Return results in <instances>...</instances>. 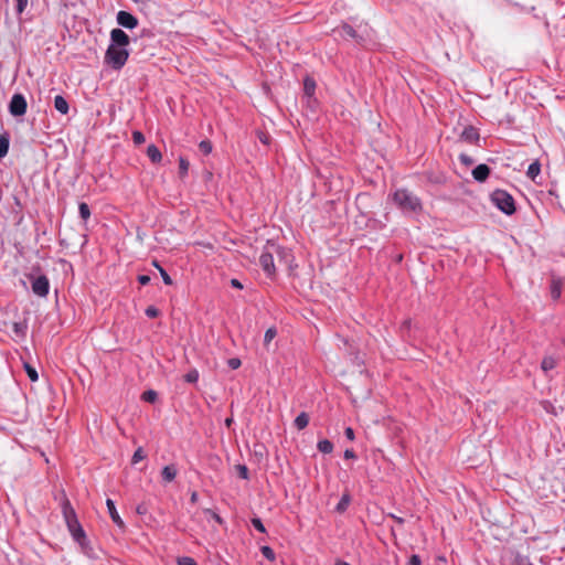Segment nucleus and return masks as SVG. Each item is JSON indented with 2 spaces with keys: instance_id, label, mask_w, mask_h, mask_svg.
<instances>
[{
  "instance_id": "obj_1",
  "label": "nucleus",
  "mask_w": 565,
  "mask_h": 565,
  "mask_svg": "<svg viewBox=\"0 0 565 565\" xmlns=\"http://www.w3.org/2000/svg\"><path fill=\"white\" fill-rule=\"evenodd\" d=\"M393 201L396 206L406 215L422 212L420 199L406 189H398L393 193Z\"/></svg>"
},
{
  "instance_id": "obj_2",
  "label": "nucleus",
  "mask_w": 565,
  "mask_h": 565,
  "mask_svg": "<svg viewBox=\"0 0 565 565\" xmlns=\"http://www.w3.org/2000/svg\"><path fill=\"white\" fill-rule=\"evenodd\" d=\"M129 57V51L127 47L116 46L109 44L105 53V63L113 70H121Z\"/></svg>"
},
{
  "instance_id": "obj_3",
  "label": "nucleus",
  "mask_w": 565,
  "mask_h": 565,
  "mask_svg": "<svg viewBox=\"0 0 565 565\" xmlns=\"http://www.w3.org/2000/svg\"><path fill=\"white\" fill-rule=\"evenodd\" d=\"M490 201L501 212L512 215L515 212V202L513 196L505 190L497 189L490 194Z\"/></svg>"
},
{
  "instance_id": "obj_4",
  "label": "nucleus",
  "mask_w": 565,
  "mask_h": 565,
  "mask_svg": "<svg viewBox=\"0 0 565 565\" xmlns=\"http://www.w3.org/2000/svg\"><path fill=\"white\" fill-rule=\"evenodd\" d=\"M274 253L281 254L282 248L276 244H270L265 247L259 256V265L268 277H273L276 273Z\"/></svg>"
},
{
  "instance_id": "obj_5",
  "label": "nucleus",
  "mask_w": 565,
  "mask_h": 565,
  "mask_svg": "<svg viewBox=\"0 0 565 565\" xmlns=\"http://www.w3.org/2000/svg\"><path fill=\"white\" fill-rule=\"evenodd\" d=\"M62 511H63V516H64V520H65V523H66V526H67V530L70 533L76 532L77 529L82 527V525L77 519V515L68 500H66L63 503Z\"/></svg>"
},
{
  "instance_id": "obj_6",
  "label": "nucleus",
  "mask_w": 565,
  "mask_h": 565,
  "mask_svg": "<svg viewBox=\"0 0 565 565\" xmlns=\"http://www.w3.org/2000/svg\"><path fill=\"white\" fill-rule=\"evenodd\" d=\"M8 109H9V113L14 117H20V116L25 115L26 109H28V103H26L25 97L20 93L13 94V96L11 97V100L9 103Z\"/></svg>"
},
{
  "instance_id": "obj_7",
  "label": "nucleus",
  "mask_w": 565,
  "mask_h": 565,
  "mask_svg": "<svg viewBox=\"0 0 565 565\" xmlns=\"http://www.w3.org/2000/svg\"><path fill=\"white\" fill-rule=\"evenodd\" d=\"M71 535L73 540L79 545L83 554H85L89 558L96 557L83 526L81 529H77L76 532L71 533Z\"/></svg>"
},
{
  "instance_id": "obj_8",
  "label": "nucleus",
  "mask_w": 565,
  "mask_h": 565,
  "mask_svg": "<svg viewBox=\"0 0 565 565\" xmlns=\"http://www.w3.org/2000/svg\"><path fill=\"white\" fill-rule=\"evenodd\" d=\"M29 279L32 282V291L34 295L39 297H46L49 295L50 281L45 275H40L38 277L29 275Z\"/></svg>"
},
{
  "instance_id": "obj_9",
  "label": "nucleus",
  "mask_w": 565,
  "mask_h": 565,
  "mask_svg": "<svg viewBox=\"0 0 565 565\" xmlns=\"http://www.w3.org/2000/svg\"><path fill=\"white\" fill-rule=\"evenodd\" d=\"M333 34L341 39H352L358 43L362 42L364 39L362 35L358 34V32L348 23L342 24L339 28L333 29Z\"/></svg>"
},
{
  "instance_id": "obj_10",
  "label": "nucleus",
  "mask_w": 565,
  "mask_h": 565,
  "mask_svg": "<svg viewBox=\"0 0 565 565\" xmlns=\"http://www.w3.org/2000/svg\"><path fill=\"white\" fill-rule=\"evenodd\" d=\"M116 21L120 26L129 30L137 28L139 23L134 14L124 10L117 12Z\"/></svg>"
},
{
  "instance_id": "obj_11",
  "label": "nucleus",
  "mask_w": 565,
  "mask_h": 565,
  "mask_svg": "<svg viewBox=\"0 0 565 565\" xmlns=\"http://www.w3.org/2000/svg\"><path fill=\"white\" fill-rule=\"evenodd\" d=\"M129 43H130V39L124 30L116 28L110 31V43L109 44L127 47L129 45Z\"/></svg>"
},
{
  "instance_id": "obj_12",
  "label": "nucleus",
  "mask_w": 565,
  "mask_h": 565,
  "mask_svg": "<svg viewBox=\"0 0 565 565\" xmlns=\"http://www.w3.org/2000/svg\"><path fill=\"white\" fill-rule=\"evenodd\" d=\"M460 139L467 143L477 145L480 139L479 130L473 126H467L463 128Z\"/></svg>"
},
{
  "instance_id": "obj_13",
  "label": "nucleus",
  "mask_w": 565,
  "mask_h": 565,
  "mask_svg": "<svg viewBox=\"0 0 565 565\" xmlns=\"http://www.w3.org/2000/svg\"><path fill=\"white\" fill-rule=\"evenodd\" d=\"M490 172H491L490 168L487 164L481 163V164H478L472 170V177L478 182H484L489 178Z\"/></svg>"
},
{
  "instance_id": "obj_14",
  "label": "nucleus",
  "mask_w": 565,
  "mask_h": 565,
  "mask_svg": "<svg viewBox=\"0 0 565 565\" xmlns=\"http://www.w3.org/2000/svg\"><path fill=\"white\" fill-rule=\"evenodd\" d=\"M106 505H107V510H108V513H109V516H110L111 521L116 525H118L119 527H122L124 526V521L120 518L119 513L117 512V509L115 507V502L111 499H107L106 500Z\"/></svg>"
},
{
  "instance_id": "obj_15",
  "label": "nucleus",
  "mask_w": 565,
  "mask_h": 565,
  "mask_svg": "<svg viewBox=\"0 0 565 565\" xmlns=\"http://www.w3.org/2000/svg\"><path fill=\"white\" fill-rule=\"evenodd\" d=\"M316 81L310 77V76H307L305 79H303V94L305 96L308 98V100L310 102L311 99H315V92H316Z\"/></svg>"
},
{
  "instance_id": "obj_16",
  "label": "nucleus",
  "mask_w": 565,
  "mask_h": 565,
  "mask_svg": "<svg viewBox=\"0 0 565 565\" xmlns=\"http://www.w3.org/2000/svg\"><path fill=\"white\" fill-rule=\"evenodd\" d=\"M178 469L174 465L164 466L161 470V477L164 482H171L175 479Z\"/></svg>"
},
{
  "instance_id": "obj_17",
  "label": "nucleus",
  "mask_w": 565,
  "mask_h": 565,
  "mask_svg": "<svg viewBox=\"0 0 565 565\" xmlns=\"http://www.w3.org/2000/svg\"><path fill=\"white\" fill-rule=\"evenodd\" d=\"M54 107L57 111H60L63 115H66L70 109L67 100L62 95H57L54 97Z\"/></svg>"
},
{
  "instance_id": "obj_18",
  "label": "nucleus",
  "mask_w": 565,
  "mask_h": 565,
  "mask_svg": "<svg viewBox=\"0 0 565 565\" xmlns=\"http://www.w3.org/2000/svg\"><path fill=\"white\" fill-rule=\"evenodd\" d=\"M147 156L153 163H159L162 160V154L156 145H149L147 147Z\"/></svg>"
},
{
  "instance_id": "obj_19",
  "label": "nucleus",
  "mask_w": 565,
  "mask_h": 565,
  "mask_svg": "<svg viewBox=\"0 0 565 565\" xmlns=\"http://www.w3.org/2000/svg\"><path fill=\"white\" fill-rule=\"evenodd\" d=\"M309 424V416L307 413L305 412H301L296 418H295V422H294V425L295 427L298 429V430H302L305 429Z\"/></svg>"
},
{
  "instance_id": "obj_20",
  "label": "nucleus",
  "mask_w": 565,
  "mask_h": 565,
  "mask_svg": "<svg viewBox=\"0 0 565 565\" xmlns=\"http://www.w3.org/2000/svg\"><path fill=\"white\" fill-rule=\"evenodd\" d=\"M557 364V361L554 356H545L543 360H542V363H541V369L544 373H547L550 371H552Z\"/></svg>"
},
{
  "instance_id": "obj_21",
  "label": "nucleus",
  "mask_w": 565,
  "mask_h": 565,
  "mask_svg": "<svg viewBox=\"0 0 565 565\" xmlns=\"http://www.w3.org/2000/svg\"><path fill=\"white\" fill-rule=\"evenodd\" d=\"M541 172V164L537 160H535L534 162H532L529 168H527V171H526V175L527 178H530L531 180H535V178L540 174Z\"/></svg>"
},
{
  "instance_id": "obj_22",
  "label": "nucleus",
  "mask_w": 565,
  "mask_h": 565,
  "mask_svg": "<svg viewBox=\"0 0 565 565\" xmlns=\"http://www.w3.org/2000/svg\"><path fill=\"white\" fill-rule=\"evenodd\" d=\"M562 292V281L561 279H553L551 284V295L553 299H558Z\"/></svg>"
},
{
  "instance_id": "obj_23",
  "label": "nucleus",
  "mask_w": 565,
  "mask_h": 565,
  "mask_svg": "<svg viewBox=\"0 0 565 565\" xmlns=\"http://www.w3.org/2000/svg\"><path fill=\"white\" fill-rule=\"evenodd\" d=\"M10 146V140L8 135H0V158H3L8 154Z\"/></svg>"
},
{
  "instance_id": "obj_24",
  "label": "nucleus",
  "mask_w": 565,
  "mask_h": 565,
  "mask_svg": "<svg viewBox=\"0 0 565 565\" xmlns=\"http://www.w3.org/2000/svg\"><path fill=\"white\" fill-rule=\"evenodd\" d=\"M317 448L322 454H330L333 450V444L328 439L319 440Z\"/></svg>"
},
{
  "instance_id": "obj_25",
  "label": "nucleus",
  "mask_w": 565,
  "mask_h": 565,
  "mask_svg": "<svg viewBox=\"0 0 565 565\" xmlns=\"http://www.w3.org/2000/svg\"><path fill=\"white\" fill-rule=\"evenodd\" d=\"M26 330H28V324L25 322L18 321V322H13V324H12V331L18 337H24L26 334Z\"/></svg>"
},
{
  "instance_id": "obj_26",
  "label": "nucleus",
  "mask_w": 565,
  "mask_h": 565,
  "mask_svg": "<svg viewBox=\"0 0 565 565\" xmlns=\"http://www.w3.org/2000/svg\"><path fill=\"white\" fill-rule=\"evenodd\" d=\"M189 167H190L189 161L185 158L180 157L179 158V174L181 178H184L188 174Z\"/></svg>"
},
{
  "instance_id": "obj_27",
  "label": "nucleus",
  "mask_w": 565,
  "mask_h": 565,
  "mask_svg": "<svg viewBox=\"0 0 565 565\" xmlns=\"http://www.w3.org/2000/svg\"><path fill=\"white\" fill-rule=\"evenodd\" d=\"M277 335L276 328H268L264 334V345L268 348L269 343L274 340V338Z\"/></svg>"
},
{
  "instance_id": "obj_28",
  "label": "nucleus",
  "mask_w": 565,
  "mask_h": 565,
  "mask_svg": "<svg viewBox=\"0 0 565 565\" xmlns=\"http://www.w3.org/2000/svg\"><path fill=\"white\" fill-rule=\"evenodd\" d=\"M78 213L84 221H87L90 216L89 206L85 202L79 203Z\"/></svg>"
},
{
  "instance_id": "obj_29",
  "label": "nucleus",
  "mask_w": 565,
  "mask_h": 565,
  "mask_svg": "<svg viewBox=\"0 0 565 565\" xmlns=\"http://www.w3.org/2000/svg\"><path fill=\"white\" fill-rule=\"evenodd\" d=\"M199 149L204 156H207L212 152V143L209 140H202L199 143Z\"/></svg>"
},
{
  "instance_id": "obj_30",
  "label": "nucleus",
  "mask_w": 565,
  "mask_h": 565,
  "mask_svg": "<svg viewBox=\"0 0 565 565\" xmlns=\"http://www.w3.org/2000/svg\"><path fill=\"white\" fill-rule=\"evenodd\" d=\"M146 458V454L141 447L137 448L132 455L131 462L138 463L139 461L143 460Z\"/></svg>"
},
{
  "instance_id": "obj_31",
  "label": "nucleus",
  "mask_w": 565,
  "mask_h": 565,
  "mask_svg": "<svg viewBox=\"0 0 565 565\" xmlns=\"http://www.w3.org/2000/svg\"><path fill=\"white\" fill-rule=\"evenodd\" d=\"M349 503H350V497L347 494L342 495L339 503L337 504V511H339V512L345 511Z\"/></svg>"
},
{
  "instance_id": "obj_32",
  "label": "nucleus",
  "mask_w": 565,
  "mask_h": 565,
  "mask_svg": "<svg viewBox=\"0 0 565 565\" xmlns=\"http://www.w3.org/2000/svg\"><path fill=\"white\" fill-rule=\"evenodd\" d=\"M184 380L185 382L188 383H196L199 381V372L194 369V370H191L189 371L185 375H184Z\"/></svg>"
},
{
  "instance_id": "obj_33",
  "label": "nucleus",
  "mask_w": 565,
  "mask_h": 565,
  "mask_svg": "<svg viewBox=\"0 0 565 565\" xmlns=\"http://www.w3.org/2000/svg\"><path fill=\"white\" fill-rule=\"evenodd\" d=\"M142 399L148 403H154L157 399V392L148 390L142 394Z\"/></svg>"
},
{
  "instance_id": "obj_34",
  "label": "nucleus",
  "mask_w": 565,
  "mask_h": 565,
  "mask_svg": "<svg viewBox=\"0 0 565 565\" xmlns=\"http://www.w3.org/2000/svg\"><path fill=\"white\" fill-rule=\"evenodd\" d=\"M532 563L526 556H523L521 554H516L513 564L512 565H531Z\"/></svg>"
},
{
  "instance_id": "obj_35",
  "label": "nucleus",
  "mask_w": 565,
  "mask_h": 565,
  "mask_svg": "<svg viewBox=\"0 0 565 565\" xmlns=\"http://www.w3.org/2000/svg\"><path fill=\"white\" fill-rule=\"evenodd\" d=\"M262 551V554L265 558H267L268 561H274L275 559V552L273 551L271 547L269 546H263L260 548Z\"/></svg>"
},
{
  "instance_id": "obj_36",
  "label": "nucleus",
  "mask_w": 565,
  "mask_h": 565,
  "mask_svg": "<svg viewBox=\"0 0 565 565\" xmlns=\"http://www.w3.org/2000/svg\"><path fill=\"white\" fill-rule=\"evenodd\" d=\"M132 141L136 145H142L146 141V138H145V136H143V134L141 131L135 130L132 132Z\"/></svg>"
},
{
  "instance_id": "obj_37",
  "label": "nucleus",
  "mask_w": 565,
  "mask_h": 565,
  "mask_svg": "<svg viewBox=\"0 0 565 565\" xmlns=\"http://www.w3.org/2000/svg\"><path fill=\"white\" fill-rule=\"evenodd\" d=\"M25 372L29 376V379L32 381V382H35L38 381L39 379V375H38V372L35 371L34 367H32L31 365L26 364L25 365Z\"/></svg>"
},
{
  "instance_id": "obj_38",
  "label": "nucleus",
  "mask_w": 565,
  "mask_h": 565,
  "mask_svg": "<svg viewBox=\"0 0 565 565\" xmlns=\"http://www.w3.org/2000/svg\"><path fill=\"white\" fill-rule=\"evenodd\" d=\"M159 273H160V276L163 280V282L168 286H171L173 284L172 281V278L170 277V275L166 271L164 268L162 267H159Z\"/></svg>"
},
{
  "instance_id": "obj_39",
  "label": "nucleus",
  "mask_w": 565,
  "mask_h": 565,
  "mask_svg": "<svg viewBox=\"0 0 565 565\" xmlns=\"http://www.w3.org/2000/svg\"><path fill=\"white\" fill-rule=\"evenodd\" d=\"M145 313L148 318H157L160 315V311L154 306H149L145 310Z\"/></svg>"
},
{
  "instance_id": "obj_40",
  "label": "nucleus",
  "mask_w": 565,
  "mask_h": 565,
  "mask_svg": "<svg viewBox=\"0 0 565 565\" xmlns=\"http://www.w3.org/2000/svg\"><path fill=\"white\" fill-rule=\"evenodd\" d=\"M252 525L260 533H265V526L259 518L252 519Z\"/></svg>"
},
{
  "instance_id": "obj_41",
  "label": "nucleus",
  "mask_w": 565,
  "mask_h": 565,
  "mask_svg": "<svg viewBox=\"0 0 565 565\" xmlns=\"http://www.w3.org/2000/svg\"><path fill=\"white\" fill-rule=\"evenodd\" d=\"M205 514L210 515L215 522H217L218 524H223L224 521L223 519L220 516L218 513H216L215 511L211 510V509H206L204 511Z\"/></svg>"
},
{
  "instance_id": "obj_42",
  "label": "nucleus",
  "mask_w": 565,
  "mask_h": 565,
  "mask_svg": "<svg viewBox=\"0 0 565 565\" xmlns=\"http://www.w3.org/2000/svg\"><path fill=\"white\" fill-rule=\"evenodd\" d=\"M237 471H238V476L244 479V480H247L249 478V475H248V469L245 465H238L237 466Z\"/></svg>"
},
{
  "instance_id": "obj_43",
  "label": "nucleus",
  "mask_w": 565,
  "mask_h": 565,
  "mask_svg": "<svg viewBox=\"0 0 565 565\" xmlns=\"http://www.w3.org/2000/svg\"><path fill=\"white\" fill-rule=\"evenodd\" d=\"M178 565H198L196 562L189 556H183L178 558Z\"/></svg>"
},
{
  "instance_id": "obj_44",
  "label": "nucleus",
  "mask_w": 565,
  "mask_h": 565,
  "mask_svg": "<svg viewBox=\"0 0 565 565\" xmlns=\"http://www.w3.org/2000/svg\"><path fill=\"white\" fill-rule=\"evenodd\" d=\"M15 2H17L15 11L18 14H21L28 7V0H15Z\"/></svg>"
},
{
  "instance_id": "obj_45",
  "label": "nucleus",
  "mask_w": 565,
  "mask_h": 565,
  "mask_svg": "<svg viewBox=\"0 0 565 565\" xmlns=\"http://www.w3.org/2000/svg\"><path fill=\"white\" fill-rule=\"evenodd\" d=\"M459 160L466 167H469V166H471L473 163V159L470 156L466 154V153H461L459 156Z\"/></svg>"
},
{
  "instance_id": "obj_46",
  "label": "nucleus",
  "mask_w": 565,
  "mask_h": 565,
  "mask_svg": "<svg viewBox=\"0 0 565 565\" xmlns=\"http://www.w3.org/2000/svg\"><path fill=\"white\" fill-rule=\"evenodd\" d=\"M422 561L420 557L416 554L412 555L408 559V565H420Z\"/></svg>"
},
{
  "instance_id": "obj_47",
  "label": "nucleus",
  "mask_w": 565,
  "mask_h": 565,
  "mask_svg": "<svg viewBox=\"0 0 565 565\" xmlns=\"http://www.w3.org/2000/svg\"><path fill=\"white\" fill-rule=\"evenodd\" d=\"M228 365H230V367H231V369H233V370L238 369V367L241 366V360H239V359H236V358L231 359V360L228 361Z\"/></svg>"
},
{
  "instance_id": "obj_48",
  "label": "nucleus",
  "mask_w": 565,
  "mask_h": 565,
  "mask_svg": "<svg viewBox=\"0 0 565 565\" xmlns=\"http://www.w3.org/2000/svg\"><path fill=\"white\" fill-rule=\"evenodd\" d=\"M150 277L148 275H139L138 276V281L140 285L145 286V285H148L150 282Z\"/></svg>"
},
{
  "instance_id": "obj_49",
  "label": "nucleus",
  "mask_w": 565,
  "mask_h": 565,
  "mask_svg": "<svg viewBox=\"0 0 565 565\" xmlns=\"http://www.w3.org/2000/svg\"><path fill=\"white\" fill-rule=\"evenodd\" d=\"M344 435L349 440L354 439V430L351 427H347L344 430Z\"/></svg>"
},
{
  "instance_id": "obj_50",
  "label": "nucleus",
  "mask_w": 565,
  "mask_h": 565,
  "mask_svg": "<svg viewBox=\"0 0 565 565\" xmlns=\"http://www.w3.org/2000/svg\"><path fill=\"white\" fill-rule=\"evenodd\" d=\"M231 286L236 289H243V284L236 278L231 279Z\"/></svg>"
},
{
  "instance_id": "obj_51",
  "label": "nucleus",
  "mask_w": 565,
  "mask_h": 565,
  "mask_svg": "<svg viewBox=\"0 0 565 565\" xmlns=\"http://www.w3.org/2000/svg\"><path fill=\"white\" fill-rule=\"evenodd\" d=\"M344 458L345 459H353V458H355V452L352 449H345L344 450Z\"/></svg>"
},
{
  "instance_id": "obj_52",
  "label": "nucleus",
  "mask_w": 565,
  "mask_h": 565,
  "mask_svg": "<svg viewBox=\"0 0 565 565\" xmlns=\"http://www.w3.org/2000/svg\"><path fill=\"white\" fill-rule=\"evenodd\" d=\"M198 500H199V494H198V492H196V491H193V492L191 493L190 501H191L192 503H196V502H198Z\"/></svg>"
},
{
  "instance_id": "obj_53",
  "label": "nucleus",
  "mask_w": 565,
  "mask_h": 565,
  "mask_svg": "<svg viewBox=\"0 0 565 565\" xmlns=\"http://www.w3.org/2000/svg\"><path fill=\"white\" fill-rule=\"evenodd\" d=\"M138 514H145L147 512V509L143 504H139L136 509Z\"/></svg>"
},
{
  "instance_id": "obj_54",
  "label": "nucleus",
  "mask_w": 565,
  "mask_h": 565,
  "mask_svg": "<svg viewBox=\"0 0 565 565\" xmlns=\"http://www.w3.org/2000/svg\"><path fill=\"white\" fill-rule=\"evenodd\" d=\"M132 1H134L135 3H137V4H140V3L145 4V3L150 2L151 0H132Z\"/></svg>"
},
{
  "instance_id": "obj_55",
  "label": "nucleus",
  "mask_w": 565,
  "mask_h": 565,
  "mask_svg": "<svg viewBox=\"0 0 565 565\" xmlns=\"http://www.w3.org/2000/svg\"><path fill=\"white\" fill-rule=\"evenodd\" d=\"M335 565H350V564L348 562H345V561L338 559L335 562Z\"/></svg>"
},
{
  "instance_id": "obj_56",
  "label": "nucleus",
  "mask_w": 565,
  "mask_h": 565,
  "mask_svg": "<svg viewBox=\"0 0 565 565\" xmlns=\"http://www.w3.org/2000/svg\"><path fill=\"white\" fill-rule=\"evenodd\" d=\"M392 518H393L396 522H398V523H403V522H404V520H403L402 518H398V516H396V515H392Z\"/></svg>"
},
{
  "instance_id": "obj_57",
  "label": "nucleus",
  "mask_w": 565,
  "mask_h": 565,
  "mask_svg": "<svg viewBox=\"0 0 565 565\" xmlns=\"http://www.w3.org/2000/svg\"><path fill=\"white\" fill-rule=\"evenodd\" d=\"M153 266H154L158 270H159V267H161L157 260H153Z\"/></svg>"
},
{
  "instance_id": "obj_58",
  "label": "nucleus",
  "mask_w": 565,
  "mask_h": 565,
  "mask_svg": "<svg viewBox=\"0 0 565 565\" xmlns=\"http://www.w3.org/2000/svg\"><path fill=\"white\" fill-rule=\"evenodd\" d=\"M225 423H226V425H227V426H230V425H231V423H232V419H231V418H228V419H226V422H225Z\"/></svg>"
},
{
  "instance_id": "obj_59",
  "label": "nucleus",
  "mask_w": 565,
  "mask_h": 565,
  "mask_svg": "<svg viewBox=\"0 0 565 565\" xmlns=\"http://www.w3.org/2000/svg\"><path fill=\"white\" fill-rule=\"evenodd\" d=\"M531 565H534V564H531Z\"/></svg>"
}]
</instances>
